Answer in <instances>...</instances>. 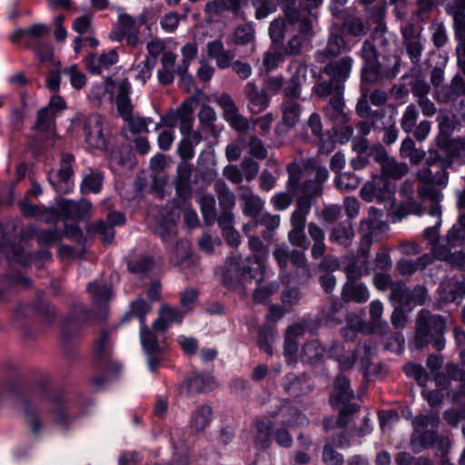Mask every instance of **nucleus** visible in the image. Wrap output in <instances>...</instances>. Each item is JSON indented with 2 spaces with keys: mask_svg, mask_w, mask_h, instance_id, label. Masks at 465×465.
I'll return each instance as SVG.
<instances>
[{
  "mask_svg": "<svg viewBox=\"0 0 465 465\" xmlns=\"http://www.w3.org/2000/svg\"><path fill=\"white\" fill-rule=\"evenodd\" d=\"M176 56L171 52L163 54L161 59L162 68L158 71V79L163 84H169L173 81L174 64Z\"/></svg>",
  "mask_w": 465,
  "mask_h": 465,
  "instance_id": "nucleus-41",
  "label": "nucleus"
},
{
  "mask_svg": "<svg viewBox=\"0 0 465 465\" xmlns=\"http://www.w3.org/2000/svg\"><path fill=\"white\" fill-rule=\"evenodd\" d=\"M213 387V379L211 376L196 375L183 381L180 385V393L187 397L212 391Z\"/></svg>",
  "mask_w": 465,
  "mask_h": 465,
  "instance_id": "nucleus-16",
  "label": "nucleus"
},
{
  "mask_svg": "<svg viewBox=\"0 0 465 465\" xmlns=\"http://www.w3.org/2000/svg\"><path fill=\"white\" fill-rule=\"evenodd\" d=\"M341 297L346 302L362 303L368 301L369 292L363 283L358 281H347L342 287Z\"/></svg>",
  "mask_w": 465,
  "mask_h": 465,
  "instance_id": "nucleus-27",
  "label": "nucleus"
},
{
  "mask_svg": "<svg viewBox=\"0 0 465 465\" xmlns=\"http://www.w3.org/2000/svg\"><path fill=\"white\" fill-rule=\"evenodd\" d=\"M103 176L100 173L91 172L87 174L81 185V191L84 193H98L102 187Z\"/></svg>",
  "mask_w": 465,
  "mask_h": 465,
  "instance_id": "nucleus-59",
  "label": "nucleus"
},
{
  "mask_svg": "<svg viewBox=\"0 0 465 465\" xmlns=\"http://www.w3.org/2000/svg\"><path fill=\"white\" fill-rule=\"evenodd\" d=\"M361 56L365 63L361 70V80L363 83H366L369 68H373L378 60L376 47L370 40H365L363 42L362 48L361 50Z\"/></svg>",
  "mask_w": 465,
  "mask_h": 465,
  "instance_id": "nucleus-40",
  "label": "nucleus"
},
{
  "mask_svg": "<svg viewBox=\"0 0 465 465\" xmlns=\"http://www.w3.org/2000/svg\"><path fill=\"white\" fill-rule=\"evenodd\" d=\"M343 92L334 94L324 107L326 114L335 122L344 124L349 121L348 114L345 112V102Z\"/></svg>",
  "mask_w": 465,
  "mask_h": 465,
  "instance_id": "nucleus-24",
  "label": "nucleus"
},
{
  "mask_svg": "<svg viewBox=\"0 0 465 465\" xmlns=\"http://www.w3.org/2000/svg\"><path fill=\"white\" fill-rule=\"evenodd\" d=\"M54 116V113L48 107L39 110L35 128L40 132L50 130L53 124Z\"/></svg>",
  "mask_w": 465,
  "mask_h": 465,
  "instance_id": "nucleus-62",
  "label": "nucleus"
},
{
  "mask_svg": "<svg viewBox=\"0 0 465 465\" xmlns=\"http://www.w3.org/2000/svg\"><path fill=\"white\" fill-rule=\"evenodd\" d=\"M440 423V418L434 411H430L428 415L420 414L412 421V426L415 433L423 430L424 428L430 426L435 428Z\"/></svg>",
  "mask_w": 465,
  "mask_h": 465,
  "instance_id": "nucleus-58",
  "label": "nucleus"
},
{
  "mask_svg": "<svg viewBox=\"0 0 465 465\" xmlns=\"http://www.w3.org/2000/svg\"><path fill=\"white\" fill-rule=\"evenodd\" d=\"M375 351L376 346L371 342L360 344L356 349L355 354L359 357L361 366L365 371H370L372 356L374 355Z\"/></svg>",
  "mask_w": 465,
  "mask_h": 465,
  "instance_id": "nucleus-57",
  "label": "nucleus"
},
{
  "mask_svg": "<svg viewBox=\"0 0 465 465\" xmlns=\"http://www.w3.org/2000/svg\"><path fill=\"white\" fill-rule=\"evenodd\" d=\"M63 239V233L57 229H48L38 232L36 241L39 245L51 246Z\"/></svg>",
  "mask_w": 465,
  "mask_h": 465,
  "instance_id": "nucleus-61",
  "label": "nucleus"
},
{
  "mask_svg": "<svg viewBox=\"0 0 465 465\" xmlns=\"http://www.w3.org/2000/svg\"><path fill=\"white\" fill-rule=\"evenodd\" d=\"M92 203L84 199L79 202L62 201L59 203V212L65 219L78 220L85 218L91 212Z\"/></svg>",
  "mask_w": 465,
  "mask_h": 465,
  "instance_id": "nucleus-19",
  "label": "nucleus"
},
{
  "mask_svg": "<svg viewBox=\"0 0 465 465\" xmlns=\"http://www.w3.org/2000/svg\"><path fill=\"white\" fill-rule=\"evenodd\" d=\"M400 155L401 158L409 159L411 164L418 165L425 159L426 152L416 147L412 138L407 137L401 142Z\"/></svg>",
  "mask_w": 465,
  "mask_h": 465,
  "instance_id": "nucleus-33",
  "label": "nucleus"
},
{
  "mask_svg": "<svg viewBox=\"0 0 465 465\" xmlns=\"http://www.w3.org/2000/svg\"><path fill=\"white\" fill-rule=\"evenodd\" d=\"M430 263H432V256L430 254H423L415 261H399L397 263V270L401 275H411L417 271L424 270Z\"/></svg>",
  "mask_w": 465,
  "mask_h": 465,
  "instance_id": "nucleus-35",
  "label": "nucleus"
},
{
  "mask_svg": "<svg viewBox=\"0 0 465 465\" xmlns=\"http://www.w3.org/2000/svg\"><path fill=\"white\" fill-rule=\"evenodd\" d=\"M255 41V30L251 24H243L235 27L232 42L236 45H247Z\"/></svg>",
  "mask_w": 465,
  "mask_h": 465,
  "instance_id": "nucleus-43",
  "label": "nucleus"
},
{
  "mask_svg": "<svg viewBox=\"0 0 465 465\" xmlns=\"http://www.w3.org/2000/svg\"><path fill=\"white\" fill-rule=\"evenodd\" d=\"M288 173L287 189L292 193H301L295 201V208L299 206V203L309 206L311 212L315 198L323 194V183L329 177L327 169H318L317 174L313 179L302 181V167L296 161L292 162L286 167Z\"/></svg>",
  "mask_w": 465,
  "mask_h": 465,
  "instance_id": "nucleus-2",
  "label": "nucleus"
},
{
  "mask_svg": "<svg viewBox=\"0 0 465 465\" xmlns=\"http://www.w3.org/2000/svg\"><path fill=\"white\" fill-rule=\"evenodd\" d=\"M191 248L186 241H180L176 243L172 253V261L176 265H189L191 260Z\"/></svg>",
  "mask_w": 465,
  "mask_h": 465,
  "instance_id": "nucleus-52",
  "label": "nucleus"
},
{
  "mask_svg": "<svg viewBox=\"0 0 465 465\" xmlns=\"http://www.w3.org/2000/svg\"><path fill=\"white\" fill-rule=\"evenodd\" d=\"M442 188L443 187H439L438 184L434 183L418 184L417 186L418 197L423 203H430L429 215L436 218V224H440L441 223V210L440 203L443 198L440 192V189Z\"/></svg>",
  "mask_w": 465,
  "mask_h": 465,
  "instance_id": "nucleus-10",
  "label": "nucleus"
},
{
  "mask_svg": "<svg viewBox=\"0 0 465 465\" xmlns=\"http://www.w3.org/2000/svg\"><path fill=\"white\" fill-rule=\"evenodd\" d=\"M243 92L253 113L258 114L269 105L270 96L268 95L267 91L259 88L254 83H247L244 86Z\"/></svg>",
  "mask_w": 465,
  "mask_h": 465,
  "instance_id": "nucleus-20",
  "label": "nucleus"
},
{
  "mask_svg": "<svg viewBox=\"0 0 465 465\" xmlns=\"http://www.w3.org/2000/svg\"><path fill=\"white\" fill-rule=\"evenodd\" d=\"M208 56L215 59L216 64L221 69L231 66V62L234 58L233 52L226 50L220 40H214L207 44Z\"/></svg>",
  "mask_w": 465,
  "mask_h": 465,
  "instance_id": "nucleus-26",
  "label": "nucleus"
},
{
  "mask_svg": "<svg viewBox=\"0 0 465 465\" xmlns=\"http://www.w3.org/2000/svg\"><path fill=\"white\" fill-rule=\"evenodd\" d=\"M353 391L351 389L350 381L347 377L341 374L336 377L333 382V390L331 394V403H346L353 398Z\"/></svg>",
  "mask_w": 465,
  "mask_h": 465,
  "instance_id": "nucleus-29",
  "label": "nucleus"
},
{
  "mask_svg": "<svg viewBox=\"0 0 465 465\" xmlns=\"http://www.w3.org/2000/svg\"><path fill=\"white\" fill-rule=\"evenodd\" d=\"M325 356V349L318 341L312 340L306 342L301 351V359L310 365L320 364Z\"/></svg>",
  "mask_w": 465,
  "mask_h": 465,
  "instance_id": "nucleus-31",
  "label": "nucleus"
},
{
  "mask_svg": "<svg viewBox=\"0 0 465 465\" xmlns=\"http://www.w3.org/2000/svg\"><path fill=\"white\" fill-rule=\"evenodd\" d=\"M296 2L297 0H280V5L289 24L299 25L301 31L307 32L313 15L308 8L298 7Z\"/></svg>",
  "mask_w": 465,
  "mask_h": 465,
  "instance_id": "nucleus-12",
  "label": "nucleus"
},
{
  "mask_svg": "<svg viewBox=\"0 0 465 465\" xmlns=\"http://www.w3.org/2000/svg\"><path fill=\"white\" fill-rule=\"evenodd\" d=\"M283 124L293 127L300 119L302 106L298 100H283L282 106Z\"/></svg>",
  "mask_w": 465,
  "mask_h": 465,
  "instance_id": "nucleus-37",
  "label": "nucleus"
},
{
  "mask_svg": "<svg viewBox=\"0 0 465 465\" xmlns=\"http://www.w3.org/2000/svg\"><path fill=\"white\" fill-rule=\"evenodd\" d=\"M411 92L412 95L418 100L429 96L430 93V85L426 82L425 78L420 74L411 76L410 82Z\"/></svg>",
  "mask_w": 465,
  "mask_h": 465,
  "instance_id": "nucleus-55",
  "label": "nucleus"
},
{
  "mask_svg": "<svg viewBox=\"0 0 465 465\" xmlns=\"http://www.w3.org/2000/svg\"><path fill=\"white\" fill-rule=\"evenodd\" d=\"M218 104L223 108L226 121L233 129L239 132L249 129L248 119L239 114L237 106L229 94H223L218 99Z\"/></svg>",
  "mask_w": 465,
  "mask_h": 465,
  "instance_id": "nucleus-13",
  "label": "nucleus"
},
{
  "mask_svg": "<svg viewBox=\"0 0 465 465\" xmlns=\"http://www.w3.org/2000/svg\"><path fill=\"white\" fill-rule=\"evenodd\" d=\"M312 21L310 20V29L302 32L298 28V33L293 35L287 42L282 49V54L288 56H297L302 54L303 45L310 40L312 35Z\"/></svg>",
  "mask_w": 465,
  "mask_h": 465,
  "instance_id": "nucleus-28",
  "label": "nucleus"
},
{
  "mask_svg": "<svg viewBox=\"0 0 465 465\" xmlns=\"http://www.w3.org/2000/svg\"><path fill=\"white\" fill-rule=\"evenodd\" d=\"M213 410L208 405L200 406L193 414L190 421L192 433L198 434L202 432L210 423Z\"/></svg>",
  "mask_w": 465,
  "mask_h": 465,
  "instance_id": "nucleus-36",
  "label": "nucleus"
},
{
  "mask_svg": "<svg viewBox=\"0 0 465 465\" xmlns=\"http://www.w3.org/2000/svg\"><path fill=\"white\" fill-rule=\"evenodd\" d=\"M86 142L93 147L104 150L106 148V136L104 134L103 122L99 115L90 116L85 124Z\"/></svg>",
  "mask_w": 465,
  "mask_h": 465,
  "instance_id": "nucleus-15",
  "label": "nucleus"
},
{
  "mask_svg": "<svg viewBox=\"0 0 465 465\" xmlns=\"http://www.w3.org/2000/svg\"><path fill=\"white\" fill-rule=\"evenodd\" d=\"M383 306L381 302L373 301L370 303V325L373 331L383 333L388 328L386 322L381 321Z\"/></svg>",
  "mask_w": 465,
  "mask_h": 465,
  "instance_id": "nucleus-44",
  "label": "nucleus"
},
{
  "mask_svg": "<svg viewBox=\"0 0 465 465\" xmlns=\"http://www.w3.org/2000/svg\"><path fill=\"white\" fill-rule=\"evenodd\" d=\"M117 61V53L115 50H111L106 54H101L99 57L90 55L87 58V65L92 74H101L104 69H108L111 65L116 64Z\"/></svg>",
  "mask_w": 465,
  "mask_h": 465,
  "instance_id": "nucleus-32",
  "label": "nucleus"
},
{
  "mask_svg": "<svg viewBox=\"0 0 465 465\" xmlns=\"http://www.w3.org/2000/svg\"><path fill=\"white\" fill-rule=\"evenodd\" d=\"M450 14L453 17L454 31L459 40L456 49L458 65L465 74V0H454Z\"/></svg>",
  "mask_w": 465,
  "mask_h": 465,
  "instance_id": "nucleus-7",
  "label": "nucleus"
},
{
  "mask_svg": "<svg viewBox=\"0 0 465 465\" xmlns=\"http://www.w3.org/2000/svg\"><path fill=\"white\" fill-rule=\"evenodd\" d=\"M214 192L217 195L220 209L233 210L236 204V195L223 179L215 181Z\"/></svg>",
  "mask_w": 465,
  "mask_h": 465,
  "instance_id": "nucleus-34",
  "label": "nucleus"
},
{
  "mask_svg": "<svg viewBox=\"0 0 465 465\" xmlns=\"http://www.w3.org/2000/svg\"><path fill=\"white\" fill-rule=\"evenodd\" d=\"M111 331L106 330H101L99 336L95 341L94 353L95 357L99 361L107 360L110 356V337Z\"/></svg>",
  "mask_w": 465,
  "mask_h": 465,
  "instance_id": "nucleus-53",
  "label": "nucleus"
},
{
  "mask_svg": "<svg viewBox=\"0 0 465 465\" xmlns=\"http://www.w3.org/2000/svg\"><path fill=\"white\" fill-rule=\"evenodd\" d=\"M203 221L207 225L214 223L216 219L215 199L212 194H203L199 200Z\"/></svg>",
  "mask_w": 465,
  "mask_h": 465,
  "instance_id": "nucleus-50",
  "label": "nucleus"
},
{
  "mask_svg": "<svg viewBox=\"0 0 465 465\" xmlns=\"http://www.w3.org/2000/svg\"><path fill=\"white\" fill-rule=\"evenodd\" d=\"M361 183L360 178L351 172L338 173L334 178V185L337 190L349 192L355 190Z\"/></svg>",
  "mask_w": 465,
  "mask_h": 465,
  "instance_id": "nucleus-48",
  "label": "nucleus"
},
{
  "mask_svg": "<svg viewBox=\"0 0 465 465\" xmlns=\"http://www.w3.org/2000/svg\"><path fill=\"white\" fill-rule=\"evenodd\" d=\"M394 185L379 174H373L365 182L360 191V196L367 203H391L394 195Z\"/></svg>",
  "mask_w": 465,
  "mask_h": 465,
  "instance_id": "nucleus-6",
  "label": "nucleus"
},
{
  "mask_svg": "<svg viewBox=\"0 0 465 465\" xmlns=\"http://www.w3.org/2000/svg\"><path fill=\"white\" fill-rule=\"evenodd\" d=\"M309 206L299 203V206L294 209L291 214V230L288 232L290 243L298 248L307 247V236L305 234V225L307 215L309 214Z\"/></svg>",
  "mask_w": 465,
  "mask_h": 465,
  "instance_id": "nucleus-8",
  "label": "nucleus"
},
{
  "mask_svg": "<svg viewBox=\"0 0 465 465\" xmlns=\"http://www.w3.org/2000/svg\"><path fill=\"white\" fill-rule=\"evenodd\" d=\"M193 167L187 163H182L177 167V176L174 180V185L177 194L186 199L192 194L191 177Z\"/></svg>",
  "mask_w": 465,
  "mask_h": 465,
  "instance_id": "nucleus-23",
  "label": "nucleus"
},
{
  "mask_svg": "<svg viewBox=\"0 0 465 465\" xmlns=\"http://www.w3.org/2000/svg\"><path fill=\"white\" fill-rule=\"evenodd\" d=\"M286 30V24L283 19L273 20L269 26V35L276 48L282 46Z\"/></svg>",
  "mask_w": 465,
  "mask_h": 465,
  "instance_id": "nucleus-56",
  "label": "nucleus"
},
{
  "mask_svg": "<svg viewBox=\"0 0 465 465\" xmlns=\"http://www.w3.org/2000/svg\"><path fill=\"white\" fill-rule=\"evenodd\" d=\"M197 104L195 97H190L185 100L175 111L174 116L170 115L164 119L165 124L171 127L175 126L176 119L181 121L193 120V106Z\"/></svg>",
  "mask_w": 465,
  "mask_h": 465,
  "instance_id": "nucleus-38",
  "label": "nucleus"
},
{
  "mask_svg": "<svg viewBox=\"0 0 465 465\" xmlns=\"http://www.w3.org/2000/svg\"><path fill=\"white\" fill-rule=\"evenodd\" d=\"M400 61V57L397 54L384 53L377 60L375 66L369 68L366 83L373 84L382 78L395 77L399 71Z\"/></svg>",
  "mask_w": 465,
  "mask_h": 465,
  "instance_id": "nucleus-9",
  "label": "nucleus"
},
{
  "mask_svg": "<svg viewBox=\"0 0 465 465\" xmlns=\"http://www.w3.org/2000/svg\"><path fill=\"white\" fill-rule=\"evenodd\" d=\"M306 72V68L303 66H300L296 73L292 76V78L288 81L287 86L283 90L284 100H298L301 96V74Z\"/></svg>",
  "mask_w": 465,
  "mask_h": 465,
  "instance_id": "nucleus-45",
  "label": "nucleus"
},
{
  "mask_svg": "<svg viewBox=\"0 0 465 465\" xmlns=\"http://www.w3.org/2000/svg\"><path fill=\"white\" fill-rule=\"evenodd\" d=\"M438 440V435L433 430H420L419 433H413L411 438V447L414 452H419L422 449L431 447Z\"/></svg>",
  "mask_w": 465,
  "mask_h": 465,
  "instance_id": "nucleus-39",
  "label": "nucleus"
},
{
  "mask_svg": "<svg viewBox=\"0 0 465 465\" xmlns=\"http://www.w3.org/2000/svg\"><path fill=\"white\" fill-rule=\"evenodd\" d=\"M339 92H343V84L336 83L331 78L330 80L320 79L314 86V94L320 98H325Z\"/></svg>",
  "mask_w": 465,
  "mask_h": 465,
  "instance_id": "nucleus-51",
  "label": "nucleus"
},
{
  "mask_svg": "<svg viewBox=\"0 0 465 465\" xmlns=\"http://www.w3.org/2000/svg\"><path fill=\"white\" fill-rule=\"evenodd\" d=\"M88 292L93 299L94 304L97 307V312H91L82 305H75L73 309V314L79 317L87 323L93 322H102L107 317L106 305L110 298V290L106 285L94 282L89 284Z\"/></svg>",
  "mask_w": 465,
  "mask_h": 465,
  "instance_id": "nucleus-4",
  "label": "nucleus"
},
{
  "mask_svg": "<svg viewBox=\"0 0 465 465\" xmlns=\"http://www.w3.org/2000/svg\"><path fill=\"white\" fill-rule=\"evenodd\" d=\"M117 40L125 37L126 43L131 47L140 45L139 25L129 15L123 14L119 16V33H115Z\"/></svg>",
  "mask_w": 465,
  "mask_h": 465,
  "instance_id": "nucleus-17",
  "label": "nucleus"
},
{
  "mask_svg": "<svg viewBox=\"0 0 465 465\" xmlns=\"http://www.w3.org/2000/svg\"><path fill=\"white\" fill-rule=\"evenodd\" d=\"M236 193L242 213L252 219H258L264 206L261 196L249 185L237 186Z\"/></svg>",
  "mask_w": 465,
  "mask_h": 465,
  "instance_id": "nucleus-11",
  "label": "nucleus"
},
{
  "mask_svg": "<svg viewBox=\"0 0 465 465\" xmlns=\"http://www.w3.org/2000/svg\"><path fill=\"white\" fill-rule=\"evenodd\" d=\"M21 213L27 218H43L46 223H56L59 214L54 210L44 209L43 207L32 203L27 197L18 202Z\"/></svg>",
  "mask_w": 465,
  "mask_h": 465,
  "instance_id": "nucleus-18",
  "label": "nucleus"
},
{
  "mask_svg": "<svg viewBox=\"0 0 465 465\" xmlns=\"http://www.w3.org/2000/svg\"><path fill=\"white\" fill-rule=\"evenodd\" d=\"M131 86L127 79L117 84V95L115 99L118 114L124 120L129 119L133 113V106L129 97Z\"/></svg>",
  "mask_w": 465,
  "mask_h": 465,
  "instance_id": "nucleus-25",
  "label": "nucleus"
},
{
  "mask_svg": "<svg viewBox=\"0 0 465 465\" xmlns=\"http://www.w3.org/2000/svg\"><path fill=\"white\" fill-rule=\"evenodd\" d=\"M74 161V156L70 153H64L62 156L60 168L57 171V176L60 182L67 183L69 179L73 176L74 171L72 168V163Z\"/></svg>",
  "mask_w": 465,
  "mask_h": 465,
  "instance_id": "nucleus-63",
  "label": "nucleus"
},
{
  "mask_svg": "<svg viewBox=\"0 0 465 465\" xmlns=\"http://www.w3.org/2000/svg\"><path fill=\"white\" fill-rule=\"evenodd\" d=\"M351 65L352 59L349 56H344L327 64L323 68V72L333 81L342 84L350 75Z\"/></svg>",
  "mask_w": 465,
  "mask_h": 465,
  "instance_id": "nucleus-21",
  "label": "nucleus"
},
{
  "mask_svg": "<svg viewBox=\"0 0 465 465\" xmlns=\"http://www.w3.org/2000/svg\"><path fill=\"white\" fill-rule=\"evenodd\" d=\"M253 259L257 266L250 268L241 257H230L223 272V284L246 297L248 290L252 287L253 283L260 284L264 281L265 268L262 264V259L259 255H253Z\"/></svg>",
  "mask_w": 465,
  "mask_h": 465,
  "instance_id": "nucleus-1",
  "label": "nucleus"
},
{
  "mask_svg": "<svg viewBox=\"0 0 465 465\" xmlns=\"http://www.w3.org/2000/svg\"><path fill=\"white\" fill-rule=\"evenodd\" d=\"M290 262L296 267L294 277L296 282L304 283L311 276L310 267L305 253L302 251L292 249L290 252Z\"/></svg>",
  "mask_w": 465,
  "mask_h": 465,
  "instance_id": "nucleus-30",
  "label": "nucleus"
},
{
  "mask_svg": "<svg viewBox=\"0 0 465 465\" xmlns=\"http://www.w3.org/2000/svg\"><path fill=\"white\" fill-rule=\"evenodd\" d=\"M451 162H440V168L435 169L430 166H423L419 169L415 174L418 184L434 183L439 187H446L449 182V173L447 172Z\"/></svg>",
  "mask_w": 465,
  "mask_h": 465,
  "instance_id": "nucleus-14",
  "label": "nucleus"
},
{
  "mask_svg": "<svg viewBox=\"0 0 465 465\" xmlns=\"http://www.w3.org/2000/svg\"><path fill=\"white\" fill-rule=\"evenodd\" d=\"M142 345L146 353L162 352V348L157 340L154 331L149 327L143 325L140 333Z\"/></svg>",
  "mask_w": 465,
  "mask_h": 465,
  "instance_id": "nucleus-47",
  "label": "nucleus"
},
{
  "mask_svg": "<svg viewBox=\"0 0 465 465\" xmlns=\"http://www.w3.org/2000/svg\"><path fill=\"white\" fill-rule=\"evenodd\" d=\"M353 237V228L349 223H338L330 232V239L344 247L351 245Z\"/></svg>",
  "mask_w": 465,
  "mask_h": 465,
  "instance_id": "nucleus-42",
  "label": "nucleus"
},
{
  "mask_svg": "<svg viewBox=\"0 0 465 465\" xmlns=\"http://www.w3.org/2000/svg\"><path fill=\"white\" fill-rule=\"evenodd\" d=\"M445 329L446 323L441 316L434 315L429 311H421L416 320V346L421 348L432 342L438 351L442 350Z\"/></svg>",
  "mask_w": 465,
  "mask_h": 465,
  "instance_id": "nucleus-3",
  "label": "nucleus"
},
{
  "mask_svg": "<svg viewBox=\"0 0 465 465\" xmlns=\"http://www.w3.org/2000/svg\"><path fill=\"white\" fill-rule=\"evenodd\" d=\"M419 117V112L415 104H409L401 118L400 124L401 129L406 133L410 134L413 131V128L417 124Z\"/></svg>",
  "mask_w": 465,
  "mask_h": 465,
  "instance_id": "nucleus-54",
  "label": "nucleus"
},
{
  "mask_svg": "<svg viewBox=\"0 0 465 465\" xmlns=\"http://www.w3.org/2000/svg\"><path fill=\"white\" fill-rule=\"evenodd\" d=\"M465 82L460 75H455L449 85L441 86L440 90L435 91V96L441 103H450L457 97L464 94Z\"/></svg>",
  "mask_w": 465,
  "mask_h": 465,
  "instance_id": "nucleus-22",
  "label": "nucleus"
},
{
  "mask_svg": "<svg viewBox=\"0 0 465 465\" xmlns=\"http://www.w3.org/2000/svg\"><path fill=\"white\" fill-rule=\"evenodd\" d=\"M383 226H386L384 223L380 222L375 218H369L361 222L359 232L363 241L369 239L372 242V235L375 231Z\"/></svg>",
  "mask_w": 465,
  "mask_h": 465,
  "instance_id": "nucleus-60",
  "label": "nucleus"
},
{
  "mask_svg": "<svg viewBox=\"0 0 465 465\" xmlns=\"http://www.w3.org/2000/svg\"><path fill=\"white\" fill-rule=\"evenodd\" d=\"M88 230L99 233L104 243L110 244L113 242L114 230L111 225H108L103 221L90 224Z\"/></svg>",
  "mask_w": 465,
  "mask_h": 465,
  "instance_id": "nucleus-64",
  "label": "nucleus"
},
{
  "mask_svg": "<svg viewBox=\"0 0 465 465\" xmlns=\"http://www.w3.org/2000/svg\"><path fill=\"white\" fill-rule=\"evenodd\" d=\"M371 156L380 165V174L388 181L401 180L410 172L409 165L404 162H398L391 156L386 149L381 145H375L371 149Z\"/></svg>",
  "mask_w": 465,
  "mask_h": 465,
  "instance_id": "nucleus-5",
  "label": "nucleus"
},
{
  "mask_svg": "<svg viewBox=\"0 0 465 465\" xmlns=\"http://www.w3.org/2000/svg\"><path fill=\"white\" fill-rule=\"evenodd\" d=\"M256 427V443L261 446L262 449L269 448L271 444V434L272 429V423L269 420H259L255 423Z\"/></svg>",
  "mask_w": 465,
  "mask_h": 465,
  "instance_id": "nucleus-49",
  "label": "nucleus"
},
{
  "mask_svg": "<svg viewBox=\"0 0 465 465\" xmlns=\"http://www.w3.org/2000/svg\"><path fill=\"white\" fill-rule=\"evenodd\" d=\"M343 31L353 36H363L370 29L367 22L356 16H350L346 18L342 24Z\"/></svg>",
  "mask_w": 465,
  "mask_h": 465,
  "instance_id": "nucleus-46",
  "label": "nucleus"
}]
</instances>
